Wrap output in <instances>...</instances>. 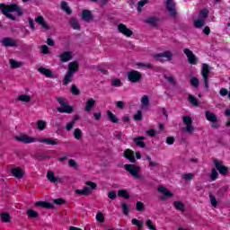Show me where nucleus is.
<instances>
[{"instance_id": "f257e3e1", "label": "nucleus", "mask_w": 230, "mask_h": 230, "mask_svg": "<svg viewBox=\"0 0 230 230\" xmlns=\"http://www.w3.org/2000/svg\"><path fill=\"white\" fill-rule=\"evenodd\" d=\"M0 12L4 17L11 21H17V17L12 14L13 13H17L18 17H22L24 15V10H22V7L19 6V4L17 3H13L11 4L1 3Z\"/></svg>"}, {"instance_id": "f03ea898", "label": "nucleus", "mask_w": 230, "mask_h": 230, "mask_svg": "<svg viewBox=\"0 0 230 230\" xmlns=\"http://www.w3.org/2000/svg\"><path fill=\"white\" fill-rule=\"evenodd\" d=\"M56 100L61 106L57 108L58 112H60V114H73L75 112V107L69 105V102L65 101L64 98L57 97Z\"/></svg>"}, {"instance_id": "7ed1b4c3", "label": "nucleus", "mask_w": 230, "mask_h": 230, "mask_svg": "<svg viewBox=\"0 0 230 230\" xmlns=\"http://www.w3.org/2000/svg\"><path fill=\"white\" fill-rule=\"evenodd\" d=\"M209 73H211V68L209 65L204 63L201 69V76L205 84V89L208 91L209 89Z\"/></svg>"}, {"instance_id": "20e7f679", "label": "nucleus", "mask_w": 230, "mask_h": 230, "mask_svg": "<svg viewBox=\"0 0 230 230\" xmlns=\"http://www.w3.org/2000/svg\"><path fill=\"white\" fill-rule=\"evenodd\" d=\"M124 169L126 172H128L130 175L135 177V179H141V175L139 174V172H141V167L137 166L136 164H127L124 165Z\"/></svg>"}, {"instance_id": "39448f33", "label": "nucleus", "mask_w": 230, "mask_h": 230, "mask_svg": "<svg viewBox=\"0 0 230 230\" xmlns=\"http://www.w3.org/2000/svg\"><path fill=\"white\" fill-rule=\"evenodd\" d=\"M127 76L128 82L131 84H139V82H141V78H143V75H141V72L137 70H131L128 72Z\"/></svg>"}, {"instance_id": "423d86ee", "label": "nucleus", "mask_w": 230, "mask_h": 230, "mask_svg": "<svg viewBox=\"0 0 230 230\" xmlns=\"http://www.w3.org/2000/svg\"><path fill=\"white\" fill-rule=\"evenodd\" d=\"M183 124L185 125V132L187 134H193V131L195 130V128L193 127V119L190 116H183Z\"/></svg>"}, {"instance_id": "0eeeda50", "label": "nucleus", "mask_w": 230, "mask_h": 230, "mask_svg": "<svg viewBox=\"0 0 230 230\" xmlns=\"http://www.w3.org/2000/svg\"><path fill=\"white\" fill-rule=\"evenodd\" d=\"M183 53L187 57L188 62L190 66H197V64H199V58L190 49H184Z\"/></svg>"}, {"instance_id": "6e6552de", "label": "nucleus", "mask_w": 230, "mask_h": 230, "mask_svg": "<svg viewBox=\"0 0 230 230\" xmlns=\"http://www.w3.org/2000/svg\"><path fill=\"white\" fill-rule=\"evenodd\" d=\"M214 164L216 167V170H217V172H219L220 175H227V173H229V168H227V166L222 164V162L219 160H214Z\"/></svg>"}, {"instance_id": "1a4fd4ad", "label": "nucleus", "mask_w": 230, "mask_h": 230, "mask_svg": "<svg viewBox=\"0 0 230 230\" xmlns=\"http://www.w3.org/2000/svg\"><path fill=\"white\" fill-rule=\"evenodd\" d=\"M2 45L4 48H17V40L12 37H5L2 40Z\"/></svg>"}, {"instance_id": "9d476101", "label": "nucleus", "mask_w": 230, "mask_h": 230, "mask_svg": "<svg viewBox=\"0 0 230 230\" xmlns=\"http://www.w3.org/2000/svg\"><path fill=\"white\" fill-rule=\"evenodd\" d=\"M117 28L119 33H122L125 37H132L134 35V31L128 29L124 23H119Z\"/></svg>"}, {"instance_id": "9b49d317", "label": "nucleus", "mask_w": 230, "mask_h": 230, "mask_svg": "<svg viewBox=\"0 0 230 230\" xmlns=\"http://www.w3.org/2000/svg\"><path fill=\"white\" fill-rule=\"evenodd\" d=\"M165 6H166V10L169 12L171 17H176L177 10H175V4L173 3V0H167Z\"/></svg>"}, {"instance_id": "f8f14e48", "label": "nucleus", "mask_w": 230, "mask_h": 230, "mask_svg": "<svg viewBox=\"0 0 230 230\" xmlns=\"http://www.w3.org/2000/svg\"><path fill=\"white\" fill-rule=\"evenodd\" d=\"M16 141L19 143H24L25 145H30V143H35V138L27 135H22L20 137H15Z\"/></svg>"}, {"instance_id": "ddd939ff", "label": "nucleus", "mask_w": 230, "mask_h": 230, "mask_svg": "<svg viewBox=\"0 0 230 230\" xmlns=\"http://www.w3.org/2000/svg\"><path fill=\"white\" fill-rule=\"evenodd\" d=\"M35 22H37V24H39L40 26H41V28L43 29V30H46V31H48V30H50V26H49V23H48L47 22H46V20H44V16H42V15H40V16H37L36 18H35Z\"/></svg>"}, {"instance_id": "4468645a", "label": "nucleus", "mask_w": 230, "mask_h": 230, "mask_svg": "<svg viewBox=\"0 0 230 230\" xmlns=\"http://www.w3.org/2000/svg\"><path fill=\"white\" fill-rule=\"evenodd\" d=\"M158 192L163 193L164 195V197L161 198V200H164L166 198L172 199V197H173V193L168 190L164 186L158 187Z\"/></svg>"}, {"instance_id": "2eb2a0df", "label": "nucleus", "mask_w": 230, "mask_h": 230, "mask_svg": "<svg viewBox=\"0 0 230 230\" xmlns=\"http://www.w3.org/2000/svg\"><path fill=\"white\" fill-rule=\"evenodd\" d=\"M124 157L128 159L129 162H131L133 164L136 163V155L132 149H126L124 151Z\"/></svg>"}, {"instance_id": "dca6fc26", "label": "nucleus", "mask_w": 230, "mask_h": 230, "mask_svg": "<svg viewBox=\"0 0 230 230\" xmlns=\"http://www.w3.org/2000/svg\"><path fill=\"white\" fill-rule=\"evenodd\" d=\"M34 206L37 208H44L45 209H55V206L49 201H37Z\"/></svg>"}, {"instance_id": "f3484780", "label": "nucleus", "mask_w": 230, "mask_h": 230, "mask_svg": "<svg viewBox=\"0 0 230 230\" xmlns=\"http://www.w3.org/2000/svg\"><path fill=\"white\" fill-rule=\"evenodd\" d=\"M94 105H96V101L93 98L88 99L84 106L85 112H91L94 109Z\"/></svg>"}, {"instance_id": "a211bd4d", "label": "nucleus", "mask_w": 230, "mask_h": 230, "mask_svg": "<svg viewBox=\"0 0 230 230\" xmlns=\"http://www.w3.org/2000/svg\"><path fill=\"white\" fill-rule=\"evenodd\" d=\"M80 67V64H78V61H73L68 64V73H71L72 75H75L76 71H78Z\"/></svg>"}, {"instance_id": "6ab92c4d", "label": "nucleus", "mask_w": 230, "mask_h": 230, "mask_svg": "<svg viewBox=\"0 0 230 230\" xmlns=\"http://www.w3.org/2000/svg\"><path fill=\"white\" fill-rule=\"evenodd\" d=\"M11 173H13V177L16 179H22V177H24V172L21 167L13 168Z\"/></svg>"}, {"instance_id": "aec40b11", "label": "nucleus", "mask_w": 230, "mask_h": 230, "mask_svg": "<svg viewBox=\"0 0 230 230\" xmlns=\"http://www.w3.org/2000/svg\"><path fill=\"white\" fill-rule=\"evenodd\" d=\"M205 118L208 121H210V123H216V121H218V117L209 111H205Z\"/></svg>"}, {"instance_id": "412c9836", "label": "nucleus", "mask_w": 230, "mask_h": 230, "mask_svg": "<svg viewBox=\"0 0 230 230\" xmlns=\"http://www.w3.org/2000/svg\"><path fill=\"white\" fill-rule=\"evenodd\" d=\"M39 73H40V75H44V76H46V78H53V72L50 69H48L44 66H40L38 68Z\"/></svg>"}, {"instance_id": "4be33fe9", "label": "nucleus", "mask_w": 230, "mask_h": 230, "mask_svg": "<svg viewBox=\"0 0 230 230\" xmlns=\"http://www.w3.org/2000/svg\"><path fill=\"white\" fill-rule=\"evenodd\" d=\"M82 19H83V21H85L86 22H89V21H93V13L87 9L83 10Z\"/></svg>"}, {"instance_id": "5701e85b", "label": "nucleus", "mask_w": 230, "mask_h": 230, "mask_svg": "<svg viewBox=\"0 0 230 230\" xmlns=\"http://www.w3.org/2000/svg\"><path fill=\"white\" fill-rule=\"evenodd\" d=\"M59 58L61 62H69V60L73 58V54L69 51H64L61 55H59Z\"/></svg>"}, {"instance_id": "b1692460", "label": "nucleus", "mask_w": 230, "mask_h": 230, "mask_svg": "<svg viewBox=\"0 0 230 230\" xmlns=\"http://www.w3.org/2000/svg\"><path fill=\"white\" fill-rule=\"evenodd\" d=\"M145 137H137L135 138H133V142L135 143V145H137V146H139L140 148H145L146 146V144H145Z\"/></svg>"}, {"instance_id": "393cba45", "label": "nucleus", "mask_w": 230, "mask_h": 230, "mask_svg": "<svg viewBox=\"0 0 230 230\" xmlns=\"http://www.w3.org/2000/svg\"><path fill=\"white\" fill-rule=\"evenodd\" d=\"M173 55L170 51H165L164 53H158L155 55V58H167V60H172Z\"/></svg>"}, {"instance_id": "a878e982", "label": "nucleus", "mask_w": 230, "mask_h": 230, "mask_svg": "<svg viewBox=\"0 0 230 230\" xmlns=\"http://www.w3.org/2000/svg\"><path fill=\"white\" fill-rule=\"evenodd\" d=\"M60 6H61V10H63V12L66 15H71V13H73V10L71 9V7H69V5L67 4V2L62 1L60 4Z\"/></svg>"}, {"instance_id": "bb28decb", "label": "nucleus", "mask_w": 230, "mask_h": 230, "mask_svg": "<svg viewBox=\"0 0 230 230\" xmlns=\"http://www.w3.org/2000/svg\"><path fill=\"white\" fill-rule=\"evenodd\" d=\"M39 142L45 143V145H50L52 146L58 145V142L57 141V139H51V138H40Z\"/></svg>"}, {"instance_id": "cd10ccee", "label": "nucleus", "mask_w": 230, "mask_h": 230, "mask_svg": "<svg viewBox=\"0 0 230 230\" xmlns=\"http://www.w3.org/2000/svg\"><path fill=\"white\" fill-rule=\"evenodd\" d=\"M73 76H75V74H71V72H66L63 80V85H68L69 84H71V82H73Z\"/></svg>"}, {"instance_id": "c85d7f7f", "label": "nucleus", "mask_w": 230, "mask_h": 230, "mask_svg": "<svg viewBox=\"0 0 230 230\" xmlns=\"http://www.w3.org/2000/svg\"><path fill=\"white\" fill-rule=\"evenodd\" d=\"M117 195L120 199H125L126 200H128V199H130V194H128V190L125 189L119 190Z\"/></svg>"}, {"instance_id": "c756f323", "label": "nucleus", "mask_w": 230, "mask_h": 230, "mask_svg": "<svg viewBox=\"0 0 230 230\" xmlns=\"http://www.w3.org/2000/svg\"><path fill=\"white\" fill-rule=\"evenodd\" d=\"M174 208L177 211H181V213H184L186 209L184 203L181 200L174 201Z\"/></svg>"}, {"instance_id": "7c9ffc66", "label": "nucleus", "mask_w": 230, "mask_h": 230, "mask_svg": "<svg viewBox=\"0 0 230 230\" xmlns=\"http://www.w3.org/2000/svg\"><path fill=\"white\" fill-rule=\"evenodd\" d=\"M0 218H1L2 222H4V224H9V222H11V220H12V217L10 216V214L8 212H2L0 214Z\"/></svg>"}, {"instance_id": "2f4dec72", "label": "nucleus", "mask_w": 230, "mask_h": 230, "mask_svg": "<svg viewBox=\"0 0 230 230\" xmlns=\"http://www.w3.org/2000/svg\"><path fill=\"white\" fill-rule=\"evenodd\" d=\"M69 24L73 30L80 31V23L78 22V19L71 18L69 21Z\"/></svg>"}, {"instance_id": "473e14b6", "label": "nucleus", "mask_w": 230, "mask_h": 230, "mask_svg": "<svg viewBox=\"0 0 230 230\" xmlns=\"http://www.w3.org/2000/svg\"><path fill=\"white\" fill-rule=\"evenodd\" d=\"M76 195H84L87 197V195H91V189L89 187L85 186L83 190H75Z\"/></svg>"}, {"instance_id": "72a5a7b5", "label": "nucleus", "mask_w": 230, "mask_h": 230, "mask_svg": "<svg viewBox=\"0 0 230 230\" xmlns=\"http://www.w3.org/2000/svg\"><path fill=\"white\" fill-rule=\"evenodd\" d=\"M159 22V19L155 17H149L145 20V22L146 24H151V26H154L155 28L157 27V22Z\"/></svg>"}, {"instance_id": "f704fd0d", "label": "nucleus", "mask_w": 230, "mask_h": 230, "mask_svg": "<svg viewBox=\"0 0 230 230\" xmlns=\"http://www.w3.org/2000/svg\"><path fill=\"white\" fill-rule=\"evenodd\" d=\"M47 179H49L50 182H58V179L55 177V172L52 171H48Z\"/></svg>"}, {"instance_id": "c9c22d12", "label": "nucleus", "mask_w": 230, "mask_h": 230, "mask_svg": "<svg viewBox=\"0 0 230 230\" xmlns=\"http://www.w3.org/2000/svg\"><path fill=\"white\" fill-rule=\"evenodd\" d=\"M148 105H150V98H148V95H144L141 99V107L145 109V107H148Z\"/></svg>"}, {"instance_id": "e433bc0d", "label": "nucleus", "mask_w": 230, "mask_h": 230, "mask_svg": "<svg viewBox=\"0 0 230 230\" xmlns=\"http://www.w3.org/2000/svg\"><path fill=\"white\" fill-rule=\"evenodd\" d=\"M18 102H25V103H30L31 102V97L26 94H21L17 98Z\"/></svg>"}, {"instance_id": "4c0bfd02", "label": "nucleus", "mask_w": 230, "mask_h": 230, "mask_svg": "<svg viewBox=\"0 0 230 230\" xmlns=\"http://www.w3.org/2000/svg\"><path fill=\"white\" fill-rule=\"evenodd\" d=\"M9 62H10V66H11L12 69H19V67H22V63L18 62L15 59H10Z\"/></svg>"}, {"instance_id": "58836bf2", "label": "nucleus", "mask_w": 230, "mask_h": 230, "mask_svg": "<svg viewBox=\"0 0 230 230\" xmlns=\"http://www.w3.org/2000/svg\"><path fill=\"white\" fill-rule=\"evenodd\" d=\"M107 116H108L110 121H111V123H118L119 121V119H118V118H116L114 113H112V111H107Z\"/></svg>"}, {"instance_id": "ea45409f", "label": "nucleus", "mask_w": 230, "mask_h": 230, "mask_svg": "<svg viewBox=\"0 0 230 230\" xmlns=\"http://www.w3.org/2000/svg\"><path fill=\"white\" fill-rule=\"evenodd\" d=\"M113 137H115L118 141L121 142L125 138V133L123 131H115Z\"/></svg>"}, {"instance_id": "a19ab883", "label": "nucleus", "mask_w": 230, "mask_h": 230, "mask_svg": "<svg viewBox=\"0 0 230 230\" xmlns=\"http://www.w3.org/2000/svg\"><path fill=\"white\" fill-rule=\"evenodd\" d=\"M132 226H137L138 230H143V221H139L138 219L133 218L131 220Z\"/></svg>"}, {"instance_id": "79ce46f5", "label": "nucleus", "mask_w": 230, "mask_h": 230, "mask_svg": "<svg viewBox=\"0 0 230 230\" xmlns=\"http://www.w3.org/2000/svg\"><path fill=\"white\" fill-rule=\"evenodd\" d=\"M27 217H29V218H38L39 212H37L33 209H27Z\"/></svg>"}, {"instance_id": "37998d69", "label": "nucleus", "mask_w": 230, "mask_h": 230, "mask_svg": "<svg viewBox=\"0 0 230 230\" xmlns=\"http://www.w3.org/2000/svg\"><path fill=\"white\" fill-rule=\"evenodd\" d=\"M188 101L190 102V103H191L192 105H194V107H199V99L196 98L195 96L190 94Z\"/></svg>"}, {"instance_id": "c03bdc74", "label": "nucleus", "mask_w": 230, "mask_h": 230, "mask_svg": "<svg viewBox=\"0 0 230 230\" xmlns=\"http://www.w3.org/2000/svg\"><path fill=\"white\" fill-rule=\"evenodd\" d=\"M206 24V22L204 19H198L194 21V26L195 28H203V26Z\"/></svg>"}, {"instance_id": "a18cd8bd", "label": "nucleus", "mask_w": 230, "mask_h": 230, "mask_svg": "<svg viewBox=\"0 0 230 230\" xmlns=\"http://www.w3.org/2000/svg\"><path fill=\"white\" fill-rule=\"evenodd\" d=\"M209 199L212 208H217V206H218V201L217 200V198H215V196L211 192L209 193Z\"/></svg>"}, {"instance_id": "49530a36", "label": "nucleus", "mask_w": 230, "mask_h": 230, "mask_svg": "<svg viewBox=\"0 0 230 230\" xmlns=\"http://www.w3.org/2000/svg\"><path fill=\"white\" fill-rule=\"evenodd\" d=\"M133 119H135V121H141V119H143V111H141V110H138L137 113L133 116Z\"/></svg>"}, {"instance_id": "de8ad7c7", "label": "nucleus", "mask_w": 230, "mask_h": 230, "mask_svg": "<svg viewBox=\"0 0 230 230\" xmlns=\"http://www.w3.org/2000/svg\"><path fill=\"white\" fill-rule=\"evenodd\" d=\"M218 179V172H217L216 168H212L210 173V181H217Z\"/></svg>"}, {"instance_id": "09e8293b", "label": "nucleus", "mask_w": 230, "mask_h": 230, "mask_svg": "<svg viewBox=\"0 0 230 230\" xmlns=\"http://www.w3.org/2000/svg\"><path fill=\"white\" fill-rule=\"evenodd\" d=\"M199 84H200V81H199V78L197 77L190 78V85H192V87H194L195 89L199 87Z\"/></svg>"}, {"instance_id": "8fccbe9b", "label": "nucleus", "mask_w": 230, "mask_h": 230, "mask_svg": "<svg viewBox=\"0 0 230 230\" xmlns=\"http://www.w3.org/2000/svg\"><path fill=\"white\" fill-rule=\"evenodd\" d=\"M137 211L143 212L146 209L145 203L142 201H137V206H136Z\"/></svg>"}, {"instance_id": "3c124183", "label": "nucleus", "mask_w": 230, "mask_h": 230, "mask_svg": "<svg viewBox=\"0 0 230 230\" xmlns=\"http://www.w3.org/2000/svg\"><path fill=\"white\" fill-rule=\"evenodd\" d=\"M74 137L75 138V139H77V140H80V139H82V129H80V128H75V130H74Z\"/></svg>"}, {"instance_id": "603ef678", "label": "nucleus", "mask_w": 230, "mask_h": 230, "mask_svg": "<svg viewBox=\"0 0 230 230\" xmlns=\"http://www.w3.org/2000/svg\"><path fill=\"white\" fill-rule=\"evenodd\" d=\"M111 85L112 87H121L123 84H121V79L116 78L111 80Z\"/></svg>"}, {"instance_id": "864d4df0", "label": "nucleus", "mask_w": 230, "mask_h": 230, "mask_svg": "<svg viewBox=\"0 0 230 230\" xmlns=\"http://www.w3.org/2000/svg\"><path fill=\"white\" fill-rule=\"evenodd\" d=\"M148 3V0H140L137 4V12H143V6Z\"/></svg>"}, {"instance_id": "5fc2aeb1", "label": "nucleus", "mask_w": 230, "mask_h": 230, "mask_svg": "<svg viewBox=\"0 0 230 230\" xmlns=\"http://www.w3.org/2000/svg\"><path fill=\"white\" fill-rule=\"evenodd\" d=\"M97 222H100L101 224H103L105 222V217L103 216V213L98 212L95 217Z\"/></svg>"}, {"instance_id": "6e6d98bb", "label": "nucleus", "mask_w": 230, "mask_h": 230, "mask_svg": "<svg viewBox=\"0 0 230 230\" xmlns=\"http://www.w3.org/2000/svg\"><path fill=\"white\" fill-rule=\"evenodd\" d=\"M68 166H70V168H74V170H78V164L75 159L68 160Z\"/></svg>"}, {"instance_id": "4d7b16f0", "label": "nucleus", "mask_w": 230, "mask_h": 230, "mask_svg": "<svg viewBox=\"0 0 230 230\" xmlns=\"http://www.w3.org/2000/svg\"><path fill=\"white\" fill-rule=\"evenodd\" d=\"M123 215H128L130 213V209L128 208V205L127 203H121Z\"/></svg>"}, {"instance_id": "13d9d810", "label": "nucleus", "mask_w": 230, "mask_h": 230, "mask_svg": "<svg viewBox=\"0 0 230 230\" xmlns=\"http://www.w3.org/2000/svg\"><path fill=\"white\" fill-rule=\"evenodd\" d=\"M208 15H209V11H208V9H202L199 13V17H201L203 21L208 19Z\"/></svg>"}, {"instance_id": "bf43d9fd", "label": "nucleus", "mask_w": 230, "mask_h": 230, "mask_svg": "<svg viewBox=\"0 0 230 230\" xmlns=\"http://www.w3.org/2000/svg\"><path fill=\"white\" fill-rule=\"evenodd\" d=\"M37 127H38L39 130H46V121L39 120L37 122Z\"/></svg>"}, {"instance_id": "052dcab7", "label": "nucleus", "mask_w": 230, "mask_h": 230, "mask_svg": "<svg viewBox=\"0 0 230 230\" xmlns=\"http://www.w3.org/2000/svg\"><path fill=\"white\" fill-rule=\"evenodd\" d=\"M181 177L182 179H184V181H191L194 179L195 174L189 172V173L182 174Z\"/></svg>"}, {"instance_id": "680f3d73", "label": "nucleus", "mask_w": 230, "mask_h": 230, "mask_svg": "<svg viewBox=\"0 0 230 230\" xmlns=\"http://www.w3.org/2000/svg\"><path fill=\"white\" fill-rule=\"evenodd\" d=\"M146 226L148 227V229L150 230H157V227H155V226H154V223L152 222V220L148 219L146 222Z\"/></svg>"}, {"instance_id": "e2e57ef3", "label": "nucleus", "mask_w": 230, "mask_h": 230, "mask_svg": "<svg viewBox=\"0 0 230 230\" xmlns=\"http://www.w3.org/2000/svg\"><path fill=\"white\" fill-rule=\"evenodd\" d=\"M71 93H72V94H74L75 96H78V94H80V90L78 89V87H76V85L72 84Z\"/></svg>"}, {"instance_id": "0e129e2a", "label": "nucleus", "mask_w": 230, "mask_h": 230, "mask_svg": "<svg viewBox=\"0 0 230 230\" xmlns=\"http://www.w3.org/2000/svg\"><path fill=\"white\" fill-rule=\"evenodd\" d=\"M118 198V194H116V190H111L108 193V199H111V200H116Z\"/></svg>"}, {"instance_id": "69168bd1", "label": "nucleus", "mask_w": 230, "mask_h": 230, "mask_svg": "<svg viewBox=\"0 0 230 230\" xmlns=\"http://www.w3.org/2000/svg\"><path fill=\"white\" fill-rule=\"evenodd\" d=\"M227 190H229V187H227V186L219 189L218 191H217L218 197H223V195L226 194V192L227 191Z\"/></svg>"}, {"instance_id": "338daca9", "label": "nucleus", "mask_w": 230, "mask_h": 230, "mask_svg": "<svg viewBox=\"0 0 230 230\" xmlns=\"http://www.w3.org/2000/svg\"><path fill=\"white\" fill-rule=\"evenodd\" d=\"M53 202L57 205V206H63V204H66V201L64 200V199L62 198H58L53 200Z\"/></svg>"}, {"instance_id": "774afa93", "label": "nucleus", "mask_w": 230, "mask_h": 230, "mask_svg": "<svg viewBox=\"0 0 230 230\" xmlns=\"http://www.w3.org/2000/svg\"><path fill=\"white\" fill-rule=\"evenodd\" d=\"M85 184L90 187V190H96L98 188V185L93 181H86Z\"/></svg>"}]
</instances>
